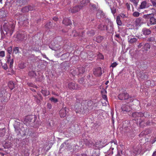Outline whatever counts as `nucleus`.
Masks as SVG:
<instances>
[{"label":"nucleus","instance_id":"1","mask_svg":"<svg viewBox=\"0 0 156 156\" xmlns=\"http://www.w3.org/2000/svg\"><path fill=\"white\" fill-rule=\"evenodd\" d=\"M143 17L145 19H150V23H147V25L148 26H150L151 25H154L156 24V20L154 18L153 14L144 15Z\"/></svg>","mask_w":156,"mask_h":156},{"label":"nucleus","instance_id":"2","mask_svg":"<svg viewBox=\"0 0 156 156\" xmlns=\"http://www.w3.org/2000/svg\"><path fill=\"white\" fill-rule=\"evenodd\" d=\"M129 97V94L126 93L121 94L118 95V98L121 100L127 99Z\"/></svg>","mask_w":156,"mask_h":156},{"label":"nucleus","instance_id":"3","mask_svg":"<svg viewBox=\"0 0 156 156\" xmlns=\"http://www.w3.org/2000/svg\"><path fill=\"white\" fill-rule=\"evenodd\" d=\"M94 73L96 76H100L102 73L101 68L98 67L95 69L94 71Z\"/></svg>","mask_w":156,"mask_h":156},{"label":"nucleus","instance_id":"4","mask_svg":"<svg viewBox=\"0 0 156 156\" xmlns=\"http://www.w3.org/2000/svg\"><path fill=\"white\" fill-rule=\"evenodd\" d=\"M80 106L81 105L79 102H77L75 104L74 108L76 113L81 112L82 111V109L80 108Z\"/></svg>","mask_w":156,"mask_h":156},{"label":"nucleus","instance_id":"5","mask_svg":"<svg viewBox=\"0 0 156 156\" xmlns=\"http://www.w3.org/2000/svg\"><path fill=\"white\" fill-rule=\"evenodd\" d=\"M82 8L81 5L76 6L71 9V11L72 13H76L78 12Z\"/></svg>","mask_w":156,"mask_h":156},{"label":"nucleus","instance_id":"6","mask_svg":"<svg viewBox=\"0 0 156 156\" xmlns=\"http://www.w3.org/2000/svg\"><path fill=\"white\" fill-rule=\"evenodd\" d=\"M68 87L70 89H78L79 87H77V85L74 83H70L68 84Z\"/></svg>","mask_w":156,"mask_h":156},{"label":"nucleus","instance_id":"7","mask_svg":"<svg viewBox=\"0 0 156 156\" xmlns=\"http://www.w3.org/2000/svg\"><path fill=\"white\" fill-rule=\"evenodd\" d=\"M122 111L124 112H129L130 111V106L126 105H122Z\"/></svg>","mask_w":156,"mask_h":156},{"label":"nucleus","instance_id":"8","mask_svg":"<svg viewBox=\"0 0 156 156\" xmlns=\"http://www.w3.org/2000/svg\"><path fill=\"white\" fill-rule=\"evenodd\" d=\"M33 10V7L31 6H29L23 8L22 10L23 12H28L29 10Z\"/></svg>","mask_w":156,"mask_h":156},{"label":"nucleus","instance_id":"9","mask_svg":"<svg viewBox=\"0 0 156 156\" xmlns=\"http://www.w3.org/2000/svg\"><path fill=\"white\" fill-rule=\"evenodd\" d=\"M66 108H62L60 111V115L61 117H65L66 115Z\"/></svg>","mask_w":156,"mask_h":156},{"label":"nucleus","instance_id":"10","mask_svg":"<svg viewBox=\"0 0 156 156\" xmlns=\"http://www.w3.org/2000/svg\"><path fill=\"white\" fill-rule=\"evenodd\" d=\"M132 115L133 117H140L144 116V114L142 112H135L132 113Z\"/></svg>","mask_w":156,"mask_h":156},{"label":"nucleus","instance_id":"11","mask_svg":"<svg viewBox=\"0 0 156 156\" xmlns=\"http://www.w3.org/2000/svg\"><path fill=\"white\" fill-rule=\"evenodd\" d=\"M63 23L66 25H69L71 24V21L68 18H66L64 19L63 20Z\"/></svg>","mask_w":156,"mask_h":156},{"label":"nucleus","instance_id":"12","mask_svg":"<svg viewBox=\"0 0 156 156\" xmlns=\"http://www.w3.org/2000/svg\"><path fill=\"white\" fill-rule=\"evenodd\" d=\"M101 92L102 93V98H103L105 101H106L107 102V103L108 104V101L107 100V95L105 94H103H103H105V93H106L107 92H106V90H102L101 91Z\"/></svg>","mask_w":156,"mask_h":156},{"label":"nucleus","instance_id":"13","mask_svg":"<svg viewBox=\"0 0 156 156\" xmlns=\"http://www.w3.org/2000/svg\"><path fill=\"white\" fill-rule=\"evenodd\" d=\"M33 118V115H29L26 117L25 120L27 122H29L31 121Z\"/></svg>","mask_w":156,"mask_h":156},{"label":"nucleus","instance_id":"14","mask_svg":"<svg viewBox=\"0 0 156 156\" xmlns=\"http://www.w3.org/2000/svg\"><path fill=\"white\" fill-rule=\"evenodd\" d=\"M128 41L130 43H133L136 42L137 39L134 37L131 38L130 36L128 37Z\"/></svg>","mask_w":156,"mask_h":156},{"label":"nucleus","instance_id":"15","mask_svg":"<svg viewBox=\"0 0 156 156\" xmlns=\"http://www.w3.org/2000/svg\"><path fill=\"white\" fill-rule=\"evenodd\" d=\"M147 7V3L146 1H144L142 2L140 6V9H143Z\"/></svg>","mask_w":156,"mask_h":156},{"label":"nucleus","instance_id":"16","mask_svg":"<svg viewBox=\"0 0 156 156\" xmlns=\"http://www.w3.org/2000/svg\"><path fill=\"white\" fill-rule=\"evenodd\" d=\"M142 31L143 33L145 35H149L151 33V32L149 30L146 29H144Z\"/></svg>","mask_w":156,"mask_h":156},{"label":"nucleus","instance_id":"17","mask_svg":"<svg viewBox=\"0 0 156 156\" xmlns=\"http://www.w3.org/2000/svg\"><path fill=\"white\" fill-rule=\"evenodd\" d=\"M116 22L117 23L119 26H121L122 25V22L120 19V16H117L116 18Z\"/></svg>","mask_w":156,"mask_h":156},{"label":"nucleus","instance_id":"18","mask_svg":"<svg viewBox=\"0 0 156 156\" xmlns=\"http://www.w3.org/2000/svg\"><path fill=\"white\" fill-rule=\"evenodd\" d=\"M5 133V129L4 128L0 129V136H3Z\"/></svg>","mask_w":156,"mask_h":156},{"label":"nucleus","instance_id":"19","mask_svg":"<svg viewBox=\"0 0 156 156\" xmlns=\"http://www.w3.org/2000/svg\"><path fill=\"white\" fill-rule=\"evenodd\" d=\"M141 20L140 18H137L136 21V23L137 26H140L142 24Z\"/></svg>","mask_w":156,"mask_h":156},{"label":"nucleus","instance_id":"20","mask_svg":"<svg viewBox=\"0 0 156 156\" xmlns=\"http://www.w3.org/2000/svg\"><path fill=\"white\" fill-rule=\"evenodd\" d=\"M103 39V37L101 36H98L96 38V41L98 43L100 42Z\"/></svg>","mask_w":156,"mask_h":156},{"label":"nucleus","instance_id":"21","mask_svg":"<svg viewBox=\"0 0 156 156\" xmlns=\"http://www.w3.org/2000/svg\"><path fill=\"white\" fill-rule=\"evenodd\" d=\"M9 88L11 89H12L14 87V84L12 82L10 81L8 84Z\"/></svg>","mask_w":156,"mask_h":156},{"label":"nucleus","instance_id":"22","mask_svg":"<svg viewBox=\"0 0 156 156\" xmlns=\"http://www.w3.org/2000/svg\"><path fill=\"white\" fill-rule=\"evenodd\" d=\"M7 62L8 63H9V66L11 68L12 67L14 62L13 59H8Z\"/></svg>","mask_w":156,"mask_h":156},{"label":"nucleus","instance_id":"23","mask_svg":"<svg viewBox=\"0 0 156 156\" xmlns=\"http://www.w3.org/2000/svg\"><path fill=\"white\" fill-rule=\"evenodd\" d=\"M41 93L45 96L48 95L49 94V92L48 91L46 90H42Z\"/></svg>","mask_w":156,"mask_h":156},{"label":"nucleus","instance_id":"24","mask_svg":"<svg viewBox=\"0 0 156 156\" xmlns=\"http://www.w3.org/2000/svg\"><path fill=\"white\" fill-rule=\"evenodd\" d=\"M28 75L31 76H33L34 77H35L36 76V74L35 73V72L34 71H32L30 72L28 74Z\"/></svg>","mask_w":156,"mask_h":156},{"label":"nucleus","instance_id":"25","mask_svg":"<svg viewBox=\"0 0 156 156\" xmlns=\"http://www.w3.org/2000/svg\"><path fill=\"white\" fill-rule=\"evenodd\" d=\"M49 100L51 101L52 102L56 103L58 102V99L52 97L49 98Z\"/></svg>","mask_w":156,"mask_h":156},{"label":"nucleus","instance_id":"26","mask_svg":"<svg viewBox=\"0 0 156 156\" xmlns=\"http://www.w3.org/2000/svg\"><path fill=\"white\" fill-rule=\"evenodd\" d=\"M79 72V73H82L84 72V69L83 67H81L77 69Z\"/></svg>","mask_w":156,"mask_h":156},{"label":"nucleus","instance_id":"27","mask_svg":"<svg viewBox=\"0 0 156 156\" xmlns=\"http://www.w3.org/2000/svg\"><path fill=\"white\" fill-rule=\"evenodd\" d=\"M144 47L145 50H147L150 48V45L148 44H146L144 45Z\"/></svg>","mask_w":156,"mask_h":156},{"label":"nucleus","instance_id":"28","mask_svg":"<svg viewBox=\"0 0 156 156\" xmlns=\"http://www.w3.org/2000/svg\"><path fill=\"white\" fill-rule=\"evenodd\" d=\"M13 52L15 54H17L19 53V48L18 47H15L13 49Z\"/></svg>","mask_w":156,"mask_h":156},{"label":"nucleus","instance_id":"29","mask_svg":"<svg viewBox=\"0 0 156 156\" xmlns=\"http://www.w3.org/2000/svg\"><path fill=\"white\" fill-rule=\"evenodd\" d=\"M130 1L133 3L136 6L138 4V1L136 0H130Z\"/></svg>","mask_w":156,"mask_h":156},{"label":"nucleus","instance_id":"30","mask_svg":"<svg viewBox=\"0 0 156 156\" xmlns=\"http://www.w3.org/2000/svg\"><path fill=\"white\" fill-rule=\"evenodd\" d=\"M140 13L137 12H135L133 13V16L135 17H138L139 16Z\"/></svg>","mask_w":156,"mask_h":156},{"label":"nucleus","instance_id":"31","mask_svg":"<svg viewBox=\"0 0 156 156\" xmlns=\"http://www.w3.org/2000/svg\"><path fill=\"white\" fill-rule=\"evenodd\" d=\"M7 51L8 53L10 54L12 51V48L11 47H10L8 48L7 49Z\"/></svg>","mask_w":156,"mask_h":156},{"label":"nucleus","instance_id":"32","mask_svg":"<svg viewBox=\"0 0 156 156\" xmlns=\"http://www.w3.org/2000/svg\"><path fill=\"white\" fill-rule=\"evenodd\" d=\"M28 150H27L25 151V153L23 154V155L25 156H27L29 155V153L28 152Z\"/></svg>","mask_w":156,"mask_h":156},{"label":"nucleus","instance_id":"33","mask_svg":"<svg viewBox=\"0 0 156 156\" xmlns=\"http://www.w3.org/2000/svg\"><path fill=\"white\" fill-rule=\"evenodd\" d=\"M25 66L23 63H21L19 65V66L20 69H23L24 68Z\"/></svg>","mask_w":156,"mask_h":156},{"label":"nucleus","instance_id":"34","mask_svg":"<svg viewBox=\"0 0 156 156\" xmlns=\"http://www.w3.org/2000/svg\"><path fill=\"white\" fill-rule=\"evenodd\" d=\"M5 56V52L4 51H0V57H3Z\"/></svg>","mask_w":156,"mask_h":156},{"label":"nucleus","instance_id":"35","mask_svg":"<svg viewBox=\"0 0 156 156\" xmlns=\"http://www.w3.org/2000/svg\"><path fill=\"white\" fill-rule=\"evenodd\" d=\"M43 79V76L42 75H41L40 76V78H36V80L37 81H42Z\"/></svg>","mask_w":156,"mask_h":156},{"label":"nucleus","instance_id":"36","mask_svg":"<svg viewBox=\"0 0 156 156\" xmlns=\"http://www.w3.org/2000/svg\"><path fill=\"white\" fill-rule=\"evenodd\" d=\"M117 64H118L116 62H114L112 64L111 66L112 67V68H114L115 67Z\"/></svg>","mask_w":156,"mask_h":156},{"label":"nucleus","instance_id":"37","mask_svg":"<svg viewBox=\"0 0 156 156\" xmlns=\"http://www.w3.org/2000/svg\"><path fill=\"white\" fill-rule=\"evenodd\" d=\"M66 146V143H64L61 144L60 147V149L61 150V149L63 148L64 147Z\"/></svg>","mask_w":156,"mask_h":156},{"label":"nucleus","instance_id":"38","mask_svg":"<svg viewBox=\"0 0 156 156\" xmlns=\"http://www.w3.org/2000/svg\"><path fill=\"white\" fill-rule=\"evenodd\" d=\"M151 1L153 6H156V0H151Z\"/></svg>","mask_w":156,"mask_h":156},{"label":"nucleus","instance_id":"39","mask_svg":"<svg viewBox=\"0 0 156 156\" xmlns=\"http://www.w3.org/2000/svg\"><path fill=\"white\" fill-rule=\"evenodd\" d=\"M98 56L100 59H103L104 58V56L103 55L101 54H99L98 55Z\"/></svg>","mask_w":156,"mask_h":156},{"label":"nucleus","instance_id":"40","mask_svg":"<svg viewBox=\"0 0 156 156\" xmlns=\"http://www.w3.org/2000/svg\"><path fill=\"white\" fill-rule=\"evenodd\" d=\"M120 16L121 17L123 18H126V16L124 14L121 13L120 14Z\"/></svg>","mask_w":156,"mask_h":156},{"label":"nucleus","instance_id":"41","mask_svg":"<svg viewBox=\"0 0 156 156\" xmlns=\"http://www.w3.org/2000/svg\"><path fill=\"white\" fill-rule=\"evenodd\" d=\"M48 108L49 109H51V104L49 103H48L47 105Z\"/></svg>","mask_w":156,"mask_h":156},{"label":"nucleus","instance_id":"42","mask_svg":"<svg viewBox=\"0 0 156 156\" xmlns=\"http://www.w3.org/2000/svg\"><path fill=\"white\" fill-rule=\"evenodd\" d=\"M89 0H83V3L84 2V4H86L87 3H89Z\"/></svg>","mask_w":156,"mask_h":156},{"label":"nucleus","instance_id":"43","mask_svg":"<svg viewBox=\"0 0 156 156\" xmlns=\"http://www.w3.org/2000/svg\"><path fill=\"white\" fill-rule=\"evenodd\" d=\"M126 6L128 9V10L130 9V6L129 4L128 3H126Z\"/></svg>","mask_w":156,"mask_h":156},{"label":"nucleus","instance_id":"44","mask_svg":"<svg viewBox=\"0 0 156 156\" xmlns=\"http://www.w3.org/2000/svg\"><path fill=\"white\" fill-rule=\"evenodd\" d=\"M111 10H112V13L113 14H115V12H116V10L115 9H112L111 8Z\"/></svg>","mask_w":156,"mask_h":156},{"label":"nucleus","instance_id":"45","mask_svg":"<svg viewBox=\"0 0 156 156\" xmlns=\"http://www.w3.org/2000/svg\"><path fill=\"white\" fill-rule=\"evenodd\" d=\"M58 46V45H55L54 47H53V48H51L52 50H56V49H55V47H57Z\"/></svg>","mask_w":156,"mask_h":156},{"label":"nucleus","instance_id":"46","mask_svg":"<svg viewBox=\"0 0 156 156\" xmlns=\"http://www.w3.org/2000/svg\"><path fill=\"white\" fill-rule=\"evenodd\" d=\"M54 20L56 21L58 20V18L56 17H55L53 18Z\"/></svg>","mask_w":156,"mask_h":156},{"label":"nucleus","instance_id":"47","mask_svg":"<svg viewBox=\"0 0 156 156\" xmlns=\"http://www.w3.org/2000/svg\"><path fill=\"white\" fill-rule=\"evenodd\" d=\"M153 156H156V151L154 152L153 154Z\"/></svg>","mask_w":156,"mask_h":156},{"label":"nucleus","instance_id":"48","mask_svg":"<svg viewBox=\"0 0 156 156\" xmlns=\"http://www.w3.org/2000/svg\"><path fill=\"white\" fill-rule=\"evenodd\" d=\"M142 43H140L139 44V45H138V48H140L142 46Z\"/></svg>","mask_w":156,"mask_h":156},{"label":"nucleus","instance_id":"49","mask_svg":"<svg viewBox=\"0 0 156 156\" xmlns=\"http://www.w3.org/2000/svg\"><path fill=\"white\" fill-rule=\"evenodd\" d=\"M15 27V25H13L12 27V28L11 29V30L12 31H13L14 28Z\"/></svg>","mask_w":156,"mask_h":156},{"label":"nucleus","instance_id":"50","mask_svg":"<svg viewBox=\"0 0 156 156\" xmlns=\"http://www.w3.org/2000/svg\"><path fill=\"white\" fill-rule=\"evenodd\" d=\"M138 154V153L137 152H134V154H133L134 156H135V155Z\"/></svg>","mask_w":156,"mask_h":156},{"label":"nucleus","instance_id":"51","mask_svg":"<svg viewBox=\"0 0 156 156\" xmlns=\"http://www.w3.org/2000/svg\"><path fill=\"white\" fill-rule=\"evenodd\" d=\"M98 28L99 29H100L101 30H104L105 29V28H101L100 27V26H99V27H98Z\"/></svg>","mask_w":156,"mask_h":156},{"label":"nucleus","instance_id":"52","mask_svg":"<svg viewBox=\"0 0 156 156\" xmlns=\"http://www.w3.org/2000/svg\"><path fill=\"white\" fill-rule=\"evenodd\" d=\"M7 58H8V59H10V54L7 56Z\"/></svg>","mask_w":156,"mask_h":156},{"label":"nucleus","instance_id":"53","mask_svg":"<svg viewBox=\"0 0 156 156\" xmlns=\"http://www.w3.org/2000/svg\"><path fill=\"white\" fill-rule=\"evenodd\" d=\"M78 35H79V34H78V33H76V34H74L73 35L74 36H76Z\"/></svg>","mask_w":156,"mask_h":156},{"label":"nucleus","instance_id":"54","mask_svg":"<svg viewBox=\"0 0 156 156\" xmlns=\"http://www.w3.org/2000/svg\"><path fill=\"white\" fill-rule=\"evenodd\" d=\"M115 36L118 38H119V34H116L115 35Z\"/></svg>","mask_w":156,"mask_h":156},{"label":"nucleus","instance_id":"55","mask_svg":"<svg viewBox=\"0 0 156 156\" xmlns=\"http://www.w3.org/2000/svg\"><path fill=\"white\" fill-rule=\"evenodd\" d=\"M144 133H141L140 134V137L141 136H142L143 135Z\"/></svg>","mask_w":156,"mask_h":156},{"label":"nucleus","instance_id":"56","mask_svg":"<svg viewBox=\"0 0 156 156\" xmlns=\"http://www.w3.org/2000/svg\"><path fill=\"white\" fill-rule=\"evenodd\" d=\"M108 83H109V81H107L105 82V84L106 85H107V84Z\"/></svg>","mask_w":156,"mask_h":156},{"label":"nucleus","instance_id":"57","mask_svg":"<svg viewBox=\"0 0 156 156\" xmlns=\"http://www.w3.org/2000/svg\"><path fill=\"white\" fill-rule=\"evenodd\" d=\"M82 156H87L86 154H83L82 155Z\"/></svg>","mask_w":156,"mask_h":156},{"label":"nucleus","instance_id":"58","mask_svg":"<svg viewBox=\"0 0 156 156\" xmlns=\"http://www.w3.org/2000/svg\"><path fill=\"white\" fill-rule=\"evenodd\" d=\"M12 33V31H11V32L10 33V35H11Z\"/></svg>","mask_w":156,"mask_h":156},{"label":"nucleus","instance_id":"59","mask_svg":"<svg viewBox=\"0 0 156 156\" xmlns=\"http://www.w3.org/2000/svg\"><path fill=\"white\" fill-rule=\"evenodd\" d=\"M147 82L149 83L150 82V81L149 80H148Z\"/></svg>","mask_w":156,"mask_h":156},{"label":"nucleus","instance_id":"60","mask_svg":"<svg viewBox=\"0 0 156 156\" xmlns=\"http://www.w3.org/2000/svg\"><path fill=\"white\" fill-rule=\"evenodd\" d=\"M106 104V103L105 102V104L103 103V105H105Z\"/></svg>","mask_w":156,"mask_h":156},{"label":"nucleus","instance_id":"61","mask_svg":"<svg viewBox=\"0 0 156 156\" xmlns=\"http://www.w3.org/2000/svg\"><path fill=\"white\" fill-rule=\"evenodd\" d=\"M46 56L45 55H44L43 56V57L44 58H46Z\"/></svg>","mask_w":156,"mask_h":156},{"label":"nucleus","instance_id":"62","mask_svg":"<svg viewBox=\"0 0 156 156\" xmlns=\"http://www.w3.org/2000/svg\"><path fill=\"white\" fill-rule=\"evenodd\" d=\"M52 94H54V95H55V93L54 92H52Z\"/></svg>","mask_w":156,"mask_h":156},{"label":"nucleus","instance_id":"63","mask_svg":"<svg viewBox=\"0 0 156 156\" xmlns=\"http://www.w3.org/2000/svg\"><path fill=\"white\" fill-rule=\"evenodd\" d=\"M2 0H0V2L1 3H2Z\"/></svg>","mask_w":156,"mask_h":156},{"label":"nucleus","instance_id":"64","mask_svg":"<svg viewBox=\"0 0 156 156\" xmlns=\"http://www.w3.org/2000/svg\"><path fill=\"white\" fill-rule=\"evenodd\" d=\"M19 36H20V35H17V37H19Z\"/></svg>","mask_w":156,"mask_h":156}]
</instances>
